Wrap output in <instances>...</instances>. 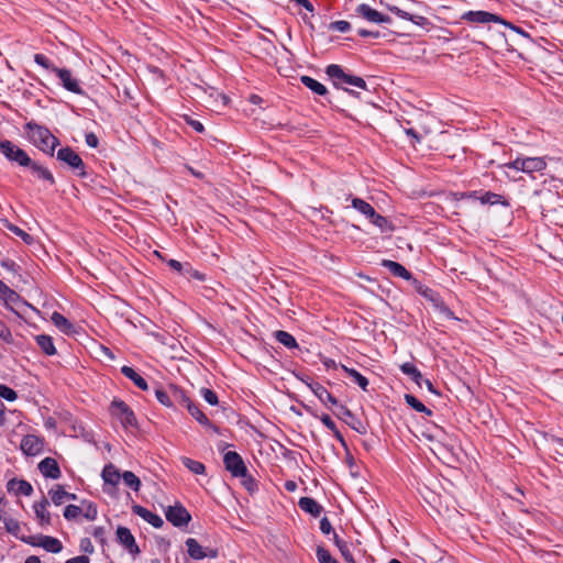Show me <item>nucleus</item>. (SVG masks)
<instances>
[{
    "mask_svg": "<svg viewBox=\"0 0 563 563\" xmlns=\"http://www.w3.org/2000/svg\"><path fill=\"white\" fill-rule=\"evenodd\" d=\"M27 140L40 151L51 156L54 155L55 148L59 145V141L51 131L36 122L30 121L24 125Z\"/></svg>",
    "mask_w": 563,
    "mask_h": 563,
    "instance_id": "nucleus-1",
    "label": "nucleus"
},
{
    "mask_svg": "<svg viewBox=\"0 0 563 563\" xmlns=\"http://www.w3.org/2000/svg\"><path fill=\"white\" fill-rule=\"evenodd\" d=\"M325 74L333 80L336 88H344V85L354 86L360 89H367L363 78L346 74L340 65L331 64L327 66Z\"/></svg>",
    "mask_w": 563,
    "mask_h": 563,
    "instance_id": "nucleus-2",
    "label": "nucleus"
},
{
    "mask_svg": "<svg viewBox=\"0 0 563 563\" xmlns=\"http://www.w3.org/2000/svg\"><path fill=\"white\" fill-rule=\"evenodd\" d=\"M109 412L117 418L123 428H135L137 426L136 417L130 406L118 398H114L109 407Z\"/></svg>",
    "mask_w": 563,
    "mask_h": 563,
    "instance_id": "nucleus-3",
    "label": "nucleus"
},
{
    "mask_svg": "<svg viewBox=\"0 0 563 563\" xmlns=\"http://www.w3.org/2000/svg\"><path fill=\"white\" fill-rule=\"evenodd\" d=\"M506 168H512L526 174L541 172L547 167V163L542 157H518L515 161L505 164Z\"/></svg>",
    "mask_w": 563,
    "mask_h": 563,
    "instance_id": "nucleus-4",
    "label": "nucleus"
},
{
    "mask_svg": "<svg viewBox=\"0 0 563 563\" xmlns=\"http://www.w3.org/2000/svg\"><path fill=\"white\" fill-rule=\"evenodd\" d=\"M462 19L470 23L477 24H486L490 22L501 23L517 32H521L519 27L514 26L511 23L505 21L501 16L487 11H467L462 15Z\"/></svg>",
    "mask_w": 563,
    "mask_h": 563,
    "instance_id": "nucleus-5",
    "label": "nucleus"
},
{
    "mask_svg": "<svg viewBox=\"0 0 563 563\" xmlns=\"http://www.w3.org/2000/svg\"><path fill=\"white\" fill-rule=\"evenodd\" d=\"M57 159L77 172L80 177L86 176L85 164L81 157L70 147H63L57 152Z\"/></svg>",
    "mask_w": 563,
    "mask_h": 563,
    "instance_id": "nucleus-6",
    "label": "nucleus"
},
{
    "mask_svg": "<svg viewBox=\"0 0 563 563\" xmlns=\"http://www.w3.org/2000/svg\"><path fill=\"white\" fill-rule=\"evenodd\" d=\"M225 470L231 473L233 477L244 476L246 473V465L239 453L229 451L223 456Z\"/></svg>",
    "mask_w": 563,
    "mask_h": 563,
    "instance_id": "nucleus-7",
    "label": "nucleus"
},
{
    "mask_svg": "<svg viewBox=\"0 0 563 563\" xmlns=\"http://www.w3.org/2000/svg\"><path fill=\"white\" fill-rule=\"evenodd\" d=\"M188 555L194 560H203L206 558L216 559L218 550L211 548H202L199 542L194 538L186 540Z\"/></svg>",
    "mask_w": 563,
    "mask_h": 563,
    "instance_id": "nucleus-8",
    "label": "nucleus"
},
{
    "mask_svg": "<svg viewBox=\"0 0 563 563\" xmlns=\"http://www.w3.org/2000/svg\"><path fill=\"white\" fill-rule=\"evenodd\" d=\"M355 14L375 24H384L390 22V18L388 15L378 12L366 3L358 4L355 8Z\"/></svg>",
    "mask_w": 563,
    "mask_h": 563,
    "instance_id": "nucleus-9",
    "label": "nucleus"
},
{
    "mask_svg": "<svg viewBox=\"0 0 563 563\" xmlns=\"http://www.w3.org/2000/svg\"><path fill=\"white\" fill-rule=\"evenodd\" d=\"M165 516L166 519L175 527L187 526L191 519L190 514L187 511V509L179 504L175 506H169L165 512Z\"/></svg>",
    "mask_w": 563,
    "mask_h": 563,
    "instance_id": "nucleus-10",
    "label": "nucleus"
},
{
    "mask_svg": "<svg viewBox=\"0 0 563 563\" xmlns=\"http://www.w3.org/2000/svg\"><path fill=\"white\" fill-rule=\"evenodd\" d=\"M20 448L25 455H38L44 449V439L35 434H27L23 437Z\"/></svg>",
    "mask_w": 563,
    "mask_h": 563,
    "instance_id": "nucleus-11",
    "label": "nucleus"
},
{
    "mask_svg": "<svg viewBox=\"0 0 563 563\" xmlns=\"http://www.w3.org/2000/svg\"><path fill=\"white\" fill-rule=\"evenodd\" d=\"M52 71L56 74V76L62 81L63 87L76 95H82L84 90L81 89L78 80L73 77L71 71L66 68H52Z\"/></svg>",
    "mask_w": 563,
    "mask_h": 563,
    "instance_id": "nucleus-12",
    "label": "nucleus"
},
{
    "mask_svg": "<svg viewBox=\"0 0 563 563\" xmlns=\"http://www.w3.org/2000/svg\"><path fill=\"white\" fill-rule=\"evenodd\" d=\"M31 539L32 540L27 541V543L33 547L43 548L49 553H59L63 550V544L57 538L51 536H38L37 538Z\"/></svg>",
    "mask_w": 563,
    "mask_h": 563,
    "instance_id": "nucleus-13",
    "label": "nucleus"
},
{
    "mask_svg": "<svg viewBox=\"0 0 563 563\" xmlns=\"http://www.w3.org/2000/svg\"><path fill=\"white\" fill-rule=\"evenodd\" d=\"M117 540L128 550L130 554L137 555L140 553V548L136 544L135 538L133 537L129 528L121 526L118 527Z\"/></svg>",
    "mask_w": 563,
    "mask_h": 563,
    "instance_id": "nucleus-14",
    "label": "nucleus"
},
{
    "mask_svg": "<svg viewBox=\"0 0 563 563\" xmlns=\"http://www.w3.org/2000/svg\"><path fill=\"white\" fill-rule=\"evenodd\" d=\"M38 470L44 477L58 479L62 475L58 463L53 457H45L38 463Z\"/></svg>",
    "mask_w": 563,
    "mask_h": 563,
    "instance_id": "nucleus-15",
    "label": "nucleus"
},
{
    "mask_svg": "<svg viewBox=\"0 0 563 563\" xmlns=\"http://www.w3.org/2000/svg\"><path fill=\"white\" fill-rule=\"evenodd\" d=\"M7 489L15 496H31L33 493L32 485L25 479L12 478L7 483Z\"/></svg>",
    "mask_w": 563,
    "mask_h": 563,
    "instance_id": "nucleus-16",
    "label": "nucleus"
},
{
    "mask_svg": "<svg viewBox=\"0 0 563 563\" xmlns=\"http://www.w3.org/2000/svg\"><path fill=\"white\" fill-rule=\"evenodd\" d=\"M132 511L135 515L140 516L142 519H144L146 522L152 525L154 528H162L164 525L162 517L150 511L148 509L144 508L143 506L134 505L132 507Z\"/></svg>",
    "mask_w": 563,
    "mask_h": 563,
    "instance_id": "nucleus-17",
    "label": "nucleus"
},
{
    "mask_svg": "<svg viewBox=\"0 0 563 563\" xmlns=\"http://www.w3.org/2000/svg\"><path fill=\"white\" fill-rule=\"evenodd\" d=\"M309 388L318 399L324 405L338 406L336 398L328 391V389L319 383L309 384Z\"/></svg>",
    "mask_w": 563,
    "mask_h": 563,
    "instance_id": "nucleus-18",
    "label": "nucleus"
},
{
    "mask_svg": "<svg viewBox=\"0 0 563 563\" xmlns=\"http://www.w3.org/2000/svg\"><path fill=\"white\" fill-rule=\"evenodd\" d=\"M382 266L387 268L394 276L400 277L405 280H410L412 278L411 273L398 262L383 260Z\"/></svg>",
    "mask_w": 563,
    "mask_h": 563,
    "instance_id": "nucleus-19",
    "label": "nucleus"
},
{
    "mask_svg": "<svg viewBox=\"0 0 563 563\" xmlns=\"http://www.w3.org/2000/svg\"><path fill=\"white\" fill-rule=\"evenodd\" d=\"M48 505V500L44 497L41 501L35 503L33 506L36 519L41 526L51 525V514L47 511Z\"/></svg>",
    "mask_w": 563,
    "mask_h": 563,
    "instance_id": "nucleus-20",
    "label": "nucleus"
},
{
    "mask_svg": "<svg viewBox=\"0 0 563 563\" xmlns=\"http://www.w3.org/2000/svg\"><path fill=\"white\" fill-rule=\"evenodd\" d=\"M51 320L53 324L63 333L65 334H73L75 333V325L65 318L62 313L54 311L51 316Z\"/></svg>",
    "mask_w": 563,
    "mask_h": 563,
    "instance_id": "nucleus-21",
    "label": "nucleus"
},
{
    "mask_svg": "<svg viewBox=\"0 0 563 563\" xmlns=\"http://www.w3.org/2000/svg\"><path fill=\"white\" fill-rule=\"evenodd\" d=\"M298 506L301 510L313 517H319L322 511V506L311 497H301L298 501Z\"/></svg>",
    "mask_w": 563,
    "mask_h": 563,
    "instance_id": "nucleus-22",
    "label": "nucleus"
},
{
    "mask_svg": "<svg viewBox=\"0 0 563 563\" xmlns=\"http://www.w3.org/2000/svg\"><path fill=\"white\" fill-rule=\"evenodd\" d=\"M121 373L126 378L131 379L140 389H142V390L148 389L147 382L139 373H136L134 368H132L128 365H124L121 367Z\"/></svg>",
    "mask_w": 563,
    "mask_h": 563,
    "instance_id": "nucleus-23",
    "label": "nucleus"
},
{
    "mask_svg": "<svg viewBox=\"0 0 563 563\" xmlns=\"http://www.w3.org/2000/svg\"><path fill=\"white\" fill-rule=\"evenodd\" d=\"M400 371L405 375L409 376L418 385V387H422L423 376L415 364L406 362L400 365Z\"/></svg>",
    "mask_w": 563,
    "mask_h": 563,
    "instance_id": "nucleus-24",
    "label": "nucleus"
},
{
    "mask_svg": "<svg viewBox=\"0 0 563 563\" xmlns=\"http://www.w3.org/2000/svg\"><path fill=\"white\" fill-rule=\"evenodd\" d=\"M30 169H31V173L38 179L45 180L49 185L55 184V178H54L53 174L43 165H41L36 162H33L32 165L30 166Z\"/></svg>",
    "mask_w": 563,
    "mask_h": 563,
    "instance_id": "nucleus-25",
    "label": "nucleus"
},
{
    "mask_svg": "<svg viewBox=\"0 0 563 563\" xmlns=\"http://www.w3.org/2000/svg\"><path fill=\"white\" fill-rule=\"evenodd\" d=\"M471 197H476L483 205H504L507 206V201L501 195L486 191L482 196L477 197V192L474 191Z\"/></svg>",
    "mask_w": 563,
    "mask_h": 563,
    "instance_id": "nucleus-26",
    "label": "nucleus"
},
{
    "mask_svg": "<svg viewBox=\"0 0 563 563\" xmlns=\"http://www.w3.org/2000/svg\"><path fill=\"white\" fill-rule=\"evenodd\" d=\"M102 478L106 484L115 486L121 478V474L113 464H107L102 470Z\"/></svg>",
    "mask_w": 563,
    "mask_h": 563,
    "instance_id": "nucleus-27",
    "label": "nucleus"
},
{
    "mask_svg": "<svg viewBox=\"0 0 563 563\" xmlns=\"http://www.w3.org/2000/svg\"><path fill=\"white\" fill-rule=\"evenodd\" d=\"M35 341H36L37 345L41 347V350L46 355H55L56 354V349H55V345L53 342V338L51 335L38 334L35 336Z\"/></svg>",
    "mask_w": 563,
    "mask_h": 563,
    "instance_id": "nucleus-28",
    "label": "nucleus"
},
{
    "mask_svg": "<svg viewBox=\"0 0 563 563\" xmlns=\"http://www.w3.org/2000/svg\"><path fill=\"white\" fill-rule=\"evenodd\" d=\"M300 80L307 88L319 96H324L328 92L325 86L312 77L302 76Z\"/></svg>",
    "mask_w": 563,
    "mask_h": 563,
    "instance_id": "nucleus-29",
    "label": "nucleus"
},
{
    "mask_svg": "<svg viewBox=\"0 0 563 563\" xmlns=\"http://www.w3.org/2000/svg\"><path fill=\"white\" fill-rule=\"evenodd\" d=\"M342 369L363 390H367L368 379L354 368L341 365Z\"/></svg>",
    "mask_w": 563,
    "mask_h": 563,
    "instance_id": "nucleus-30",
    "label": "nucleus"
},
{
    "mask_svg": "<svg viewBox=\"0 0 563 563\" xmlns=\"http://www.w3.org/2000/svg\"><path fill=\"white\" fill-rule=\"evenodd\" d=\"M333 540H334V543L338 547L341 555L343 556V559L347 563H356L354 558H353V555H352V553H351V551H350V547H349L347 542H345L344 540L340 539L336 533H334Z\"/></svg>",
    "mask_w": 563,
    "mask_h": 563,
    "instance_id": "nucleus-31",
    "label": "nucleus"
},
{
    "mask_svg": "<svg viewBox=\"0 0 563 563\" xmlns=\"http://www.w3.org/2000/svg\"><path fill=\"white\" fill-rule=\"evenodd\" d=\"M275 339L286 346L287 349H296L298 347L297 341L294 335H291L289 332L278 330L275 332Z\"/></svg>",
    "mask_w": 563,
    "mask_h": 563,
    "instance_id": "nucleus-32",
    "label": "nucleus"
},
{
    "mask_svg": "<svg viewBox=\"0 0 563 563\" xmlns=\"http://www.w3.org/2000/svg\"><path fill=\"white\" fill-rule=\"evenodd\" d=\"M183 465L194 474L203 475L206 473V466L199 461L192 460L187 456L180 457Z\"/></svg>",
    "mask_w": 563,
    "mask_h": 563,
    "instance_id": "nucleus-33",
    "label": "nucleus"
},
{
    "mask_svg": "<svg viewBox=\"0 0 563 563\" xmlns=\"http://www.w3.org/2000/svg\"><path fill=\"white\" fill-rule=\"evenodd\" d=\"M352 207L356 209L358 212L364 214L367 219L374 216L375 209L365 200L361 198L352 199Z\"/></svg>",
    "mask_w": 563,
    "mask_h": 563,
    "instance_id": "nucleus-34",
    "label": "nucleus"
},
{
    "mask_svg": "<svg viewBox=\"0 0 563 563\" xmlns=\"http://www.w3.org/2000/svg\"><path fill=\"white\" fill-rule=\"evenodd\" d=\"M0 298L5 301L7 305L16 303L20 301V296L12 289H10L3 282L0 280Z\"/></svg>",
    "mask_w": 563,
    "mask_h": 563,
    "instance_id": "nucleus-35",
    "label": "nucleus"
},
{
    "mask_svg": "<svg viewBox=\"0 0 563 563\" xmlns=\"http://www.w3.org/2000/svg\"><path fill=\"white\" fill-rule=\"evenodd\" d=\"M48 495L52 501L59 506L65 503L66 497L68 496V492L62 485H55L52 489H49Z\"/></svg>",
    "mask_w": 563,
    "mask_h": 563,
    "instance_id": "nucleus-36",
    "label": "nucleus"
},
{
    "mask_svg": "<svg viewBox=\"0 0 563 563\" xmlns=\"http://www.w3.org/2000/svg\"><path fill=\"white\" fill-rule=\"evenodd\" d=\"M20 150V147H18L16 145H14L11 141L9 140H3L0 142V152L4 155V157L12 162L13 161V157L15 156V153H18V151Z\"/></svg>",
    "mask_w": 563,
    "mask_h": 563,
    "instance_id": "nucleus-37",
    "label": "nucleus"
},
{
    "mask_svg": "<svg viewBox=\"0 0 563 563\" xmlns=\"http://www.w3.org/2000/svg\"><path fill=\"white\" fill-rule=\"evenodd\" d=\"M172 399L173 405L178 404L185 406L186 408L188 407V402H192L186 393L177 386H172Z\"/></svg>",
    "mask_w": 563,
    "mask_h": 563,
    "instance_id": "nucleus-38",
    "label": "nucleus"
},
{
    "mask_svg": "<svg viewBox=\"0 0 563 563\" xmlns=\"http://www.w3.org/2000/svg\"><path fill=\"white\" fill-rule=\"evenodd\" d=\"M189 413L201 424L203 426H211L210 420L207 418V416L198 408V406L194 402H188L187 407Z\"/></svg>",
    "mask_w": 563,
    "mask_h": 563,
    "instance_id": "nucleus-39",
    "label": "nucleus"
},
{
    "mask_svg": "<svg viewBox=\"0 0 563 563\" xmlns=\"http://www.w3.org/2000/svg\"><path fill=\"white\" fill-rule=\"evenodd\" d=\"M405 401L407 405H409L412 409H415L418 412H423L428 416L432 413V411L427 408L419 399H417L415 396L410 394L405 395Z\"/></svg>",
    "mask_w": 563,
    "mask_h": 563,
    "instance_id": "nucleus-40",
    "label": "nucleus"
},
{
    "mask_svg": "<svg viewBox=\"0 0 563 563\" xmlns=\"http://www.w3.org/2000/svg\"><path fill=\"white\" fill-rule=\"evenodd\" d=\"M121 478L123 479L124 484L133 489L134 492H139L141 487V481L140 478L131 471L123 472Z\"/></svg>",
    "mask_w": 563,
    "mask_h": 563,
    "instance_id": "nucleus-41",
    "label": "nucleus"
},
{
    "mask_svg": "<svg viewBox=\"0 0 563 563\" xmlns=\"http://www.w3.org/2000/svg\"><path fill=\"white\" fill-rule=\"evenodd\" d=\"M371 222L377 227L382 232H387L393 230V225L387 220V218L378 214L376 211L374 216L369 218Z\"/></svg>",
    "mask_w": 563,
    "mask_h": 563,
    "instance_id": "nucleus-42",
    "label": "nucleus"
},
{
    "mask_svg": "<svg viewBox=\"0 0 563 563\" xmlns=\"http://www.w3.org/2000/svg\"><path fill=\"white\" fill-rule=\"evenodd\" d=\"M12 162L16 163L19 166L22 167H30L33 163L29 154L22 148H20L18 153H15V156L13 157Z\"/></svg>",
    "mask_w": 563,
    "mask_h": 563,
    "instance_id": "nucleus-43",
    "label": "nucleus"
},
{
    "mask_svg": "<svg viewBox=\"0 0 563 563\" xmlns=\"http://www.w3.org/2000/svg\"><path fill=\"white\" fill-rule=\"evenodd\" d=\"M316 554L319 563H339L335 559L331 556L330 552L323 547H318Z\"/></svg>",
    "mask_w": 563,
    "mask_h": 563,
    "instance_id": "nucleus-44",
    "label": "nucleus"
},
{
    "mask_svg": "<svg viewBox=\"0 0 563 563\" xmlns=\"http://www.w3.org/2000/svg\"><path fill=\"white\" fill-rule=\"evenodd\" d=\"M155 396H156V399L162 405H164L166 407H172L173 406L172 393L168 394L167 391L158 388V389L155 390Z\"/></svg>",
    "mask_w": 563,
    "mask_h": 563,
    "instance_id": "nucleus-45",
    "label": "nucleus"
},
{
    "mask_svg": "<svg viewBox=\"0 0 563 563\" xmlns=\"http://www.w3.org/2000/svg\"><path fill=\"white\" fill-rule=\"evenodd\" d=\"M4 528H5L7 532H9L13 536H18L21 530L19 521L13 518L4 519Z\"/></svg>",
    "mask_w": 563,
    "mask_h": 563,
    "instance_id": "nucleus-46",
    "label": "nucleus"
},
{
    "mask_svg": "<svg viewBox=\"0 0 563 563\" xmlns=\"http://www.w3.org/2000/svg\"><path fill=\"white\" fill-rule=\"evenodd\" d=\"M0 398L14 401L18 398V394L9 386L0 384Z\"/></svg>",
    "mask_w": 563,
    "mask_h": 563,
    "instance_id": "nucleus-47",
    "label": "nucleus"
},
{
    "mask_svg": "<svg viewBox=\"0 0 563 563\" xmlns=\"http://www.w3.org/2000/svg\"><path fill=\"white\" fill-rule=\"evenodd\" d=\"M8 228L12 233L20 236L26 244L33 243V236L23 231L22 229H20L19 227L10 224Z\"/></svg>",
    "mask_w": 563,
    "mask_h": 563,
    "instance_id": "nucleus-48",
    "label": "nucleus"
},
{
    "mask_svg": "<svg viewBox=\"0 0 563 563\" xmlns=\"http://www.w3.org/2000/svg\"><path fill=\"white\" fill-rule=\"evenodd\" d=\"M351 24L347 21L339 20L329 24V30L345 33L350 31Z\"/></svg>",
    "mask_w": 563,
    "mask_h": 563,
    "instance_id": "nucleus-49",
    "label": "nucleus"
},
{
    "mask_svg": "<svg viewBox=\"0 0 563 563\" xmlns=\"http://www.w3.org/2000/svg\"><path fill=\"white\" fill-rule=\"evenodd\" d=\"M321 422L324 427H327L330 431H332L336 438L342 440V437L340 435L338 428L335 426V422L331 419L329 415H322L320 418Z\"/></svg>",
    "mask_w": 563,
    "mask_h": 563,
    "instance_id": "nucleus-50",
    "label": "nucleus"
},
{
    "mask_svg": "<svg viewBox=\"0 0 563 563\" xmlns=\"http://www.w3.org/2000/svg\"><path fill=\"white\" fill-rule=\"evenodd\" d=\"M200 394L202 396V398L211 406H216L218 405L219 400H218V396L217 394L209 389V388H202L200 390Z\"/></svg>",
    "mask_w": 563,
    "mask_h": 563,
    "instance_id": "nucleus-51",
    "label": "nucleus"
},
{
    "mask_svg": "<svg viewBox=\"0 0 563 563\" xmlns=\"http://www.w3.org/2000/svg\"><path fill=\"white\" fill-rule=\"evenodd\" d=\"M82 510L80 507L76 505H68L64 510V517L67 520L76 519L79 515H81Z\"/></svg>",
    "mask_w": 563,
    "mask_h": 563,
    "instance_id": "nucleus-52",
    "label": "nucleus"
},
{
    "mask_svg": "<svg viewBox=\"0 0 563 563\" xmlns=\"http://www.w3.org/2000/svg\"><path fill=\"white\" fill-rule=\"evenodd\" d=\"M239 478L242 479V485L249 490V492H254L255 489H257V483L256 481L249 474V472L246 471L245 475L244 476H238Z\"/></svg>",
    "mask_w": 563,
    "mask_h": 563,
    "instance_id": "nucleus-53",
    "label": "nucleus"
},
{
    "mask_svg": "<svg viewBox=\"0 0 563 563\" xmlns=\"http://www.w3.org/2000/svg\"><path fill=\"white\" fill-rule=\"evenodd\" d=\"M34 62H35L37 65H40V66H42V67H44L45 69H48V70H51V71H52V68H57V67H56V66H54V65L49 62V59H48L45 55H43V54H35V55H34Z\"/></svg>",
    "mask_w": 563,
    "mask_h": 563,
    "instance_id": "nucleus-54",
    "label": "nucleus"
},
{
    "mask_svg": "<svg viewBox=\"0 0 563 563\" xmlns=\"http://www.w3.org/2000/svg\"><path fill=\"white\" fill-rule=\"evenodd\" d=\"M184 275L195 278L197 280H205V275L197 269H194L191 266L187 265L184 271Z\"/></svg>",
    "mask_w": 563,
    "mask_h": 563,
    "instance_id": "nucleus-55",
    "label": "nucleus"
},
{
    "mask_svg": "<svg viewBox=\"0 0 563 563\" xmlns=\"http://www.w3.org/2000/svg\"><path fill=\"white\" fill-rule=\"evenodd\" d=\"M185 120L188 125H190L196 132L202 133L205 131L203 124L195 119H191L189 117H185Z\"/></svg>",
    "mask_w": 563,
    "mask_h": 563,
    "instance_id": "nucleus-56",
    "label": "nucleus"
},
{
    "mask_svg": "<svg viewBox=\"0 0 563 563\" xmlns=\"http://www.w3.org/2000/svg\"><path fill=\"white\" fill-rule=\"evenodd\" d=\"M338 408V411L335 412L339 418L345 419V418H354L353 413L349 408H346L343 405L335 406Z\"/></svg>",
    "mask_w": 563,
    "mask_h": 563,
    "instance_id": "nucleus-57",
    "label": "nucleus"
},
{
    "mask_svg": "<svg viewBox=\"0 0 563 563\" xmlns=\"http://www.w3.org/2000/svg\"><path fill=\"white\" fill-rule=\"evenodd\" d=\"M0 339L5 342H10L12 339L10 329L2 321H0Z\"/></svg>",
    "mask_w": 563,
    "mask_h": 563,
    "instance_id": "nucleus-58",
    "label": "nucleus"
},
{
    "mask_svg": "<svg viewBox=\"0 0 563 563\" xmlns=\"http://www.w3.org/2000/svg\"><path fill=\"white\" fill-rule=\"evenodd\" d=\"M97 507L92 504H89L84 512V516L88 520H95L97 517Z\"/></svg>",
    "mask_w": 563,
    "mask_h": 563,
    "instance_id": "nucleus-59",
    "label": "nucleus"
},
{
    "mask_svg": "<svg viewBox=\"0 0 563 563\" xmlns=\"http://www.w3.org/2000/svg\"><path fill=\"white\" fill-rule=\"evenodd\" d=\"M320 530L324 534H329L332 531V525L327 517L320 520Z\"/></svg>",
    "mask_w": 563,
    "mask_h": 563,
    "instance_id": "nucleus-60",
    "label": "nucleus"
},
{
    "mask_svg": "<svg viewBox=\"0 0 563 563\" xmlns=\"http://www.w3.org/2000/svg\"><path fill=\"white\" fill-rule=\"evenodd\" d=\"M409 21H411L412 23H415L416 25H419V26H424L429 23L427 18H424L422 15H418V14H411Z\"/></svg>",
    "mask_w": 563,
    "mask_h": 563,
    "instance_id": "nucleus-61",
    "label": "nucleus"
},
{
    "mask_svg": "<svg viewBox=\"0 0 563 563\" xmlns=\"http://www.w3.org/2000/svg\"><path fill=\"white\" fill-rule=\"evenodd\" d=\"M86 144L92 148L97 147L99 144V140H98L97 135L95 133H87L86 134Z\"/></svg>",
    "mask_w": 563,
    "mask_h": 563,
    "instance_id": "nucleus-62",
    "label": "nucleus"
},
{
    "mask_svg": "<svg viewBox=\"0 0 563 563\" xmlns=\"http://www.w3.org/2000/svg\"><path fill=\"white\" fill-rule=\"evenodd\" d=\"M167 265H168L172 269H174V271H176V272H178V273L184 274L185 267H184V265H183L179 261H177V260H169V261L167 262Z\"/></svg>",
    "mask_w": 563,
    "mask_h": 563,
    "instance_id": "nucleus-63",
    "label": "nucleus"
},
{
    "mask_svg": "<svg viewBox=\"0 0 563 563\" xmlns=\"http://www.w3.org/2000/svg\"><path fill=\"white\" fill-rule=\"evenodd\" d=\"M65 563H90V560L86 555H79L67 560Z\"/></svg>",
    "mask_w": 563,
    "mask_h": 563,
    "instance_id": "nucleus-64",
    "label": "nucleus"
}]
</instances>
